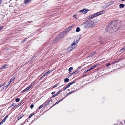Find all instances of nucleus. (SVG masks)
Segmentation results:
<instances>
[{"mask_svg":"<svg viewBox=\"0 0 125 125\" xmlns=\"http://www.w3.org/2000/svg\"><path fill=\"white\" fill-rule=\"evenodd\" d=\"M121 25L120 21H118L117 22L112 23L107 26L106 30L110 32L116 31L118 30L121 27Z\"/></svg>","mask_w":125,"mask_h":125,"instance_id":"obj_1","label":"nucleus"},{"mask_svg":"<svg viewBox=\"0 0 125 125\" xmlns=\"http://www.w3.org/2000/svg\"><path fill=\"white\" fill-rule=\"evenodd\" d=\"M79 39L78 37H76L75 38L73 42L72 43L71 46L68 48L69 50L70 51L75 48L77 46V43L79 42Z\"/></svg>","mask_w":125,"mask_h":125,"instance_id":"obj_2","label":"nucleus"},{"mask_svg":"<svg viewBox=\"0 0 125 125\" xmlns=\"http://www.w3.org/2000/svg\"><path fill=\"white\" fill-rule=\"evenodd\" d=\"M67 35L66 32L65 31L63 32L60 35H58L54 40V42H56L58 40L63 38L66 35Z\"/></svg>","mask_w":125,"mask_h":125,"instance_id":"obj_3","label":"nucleus"},{"mask_svg":"<svg viewBox=\"0 0 125 125\" xmlns=\"http://www.w3.org/2000/svg\"><path fill=\"white\" fill-rule=\"evenodd\" d=\"M83 25L85 26L86 28H88L94 26L95 25V23L94 21H89L83 23Z\"/></svg>","mask_w":125,"mask_h":125,"instance_id":"obj_4","label":"nucleus"},{"mask_svg":"<svg viewBox=\"0 0 125 125\" xmlns=\"http://www.w3.org/2000/svg\"><path fill=\"white\" fill-rule=\"evenodd\" d=\"M104 13L105 12L104 11H100L93 15L89 16L87 17V19L88 20H90L91 19H92Z\"/></svg>","mask_w":125,"mask_h":125,"instance_id":"obj_5","label":"nucleus"},{"mask_svg":"<svg viewBox=\"0 0 125 125\" xmlns=\"http://www.w3.org/2000/svg\"><path fill=\"white\" fill-rule=\"evenodd\" d=\"M89 10L88 9H83L82 10H80L79 12H82L84 14L86 13Z\"/></svg>","mask_w":125,"mask_h":125,"instance_id":"obj_6","label":"nucleus"},{"mask_svg":"<svg viewBox=\"0 0 125 125\" xmlns=\"http://www.w3.org/2000/svg\"><path fill=\"white\" fill-rule=\"evenodd\" d=\"M33 84H31L27 88L24 89L21 92V93L27 91L30 89L32 86Z\"/></svg>","mask_w":125,"mask_h":125,"instance_id":"obj_7","label":"nucleus"},{"mask_svg":"<svg viewBox=\"0 0 125 125\" xmlns=\"http://www.w3.org/2000/svg\"><path fill=\"white\" fill-rule=\"evenodd\" d=\"M75 81H72L69 83L68 85L66 86V87L64 89V90H65L67 88L69 87L72 84L75 83Z\"/></svg>","mask_w":125,"mask_h":125,"instance_id":"obj_8","label":"nucleus"},{"mask_svg":"<svg viewBox=\"0 0 125 125\" xmlns=\"http://www.w3.org/2000/svg\"><path fill=\"white\" fill-rule=\"evenodd\" d=\"M8 115H7L0 122V124L1 125L4 122H5L6 119L8 117Z\"/></svg>","mask_w":125,"mask_h":125,"instance_id":"obj_9","label":"nucleus"},{"mask_svg":"<svg viewBox=\"0 0 125 125\" xmlns=\"http://www.w3.org/2000/svg\"><path fill=\"white\" fill-rule=\"evenodd\" d=\"M8 65L6 64V65H3V66H2L0 68V69L1 70V69H4L7 68L8 67Z\"/></svg>","mask_w":125,"mask_h":125,"instance_id":"obj_10","label":"nucleus"},{"mask_svg":"<svg viewBox=\"0 0 125 125\" xmlns=\"http://www.w3.org/2000/svg\"><path fill=\"white\" fill-rule=\"evenodd\" d=\"M50 73V72L49 71H48L47 73H45L43 76L41 77L40 79H41L42 78H43L44 76H47L48 74H49Z\"/></svg>","mask_w":125,"mask_h":125,"instance_id":"obj_11","label":"nucleus"},{"mask_svg":"<svg viewBox=\"0 0 125 125\" xmlns=\"http://www.w3.org/2000/svg\"><path fill=\"white\" fill-rule=\"evenodd\" d=\"M31 1V0H25L24 1V2L25 4H27Z\"/></svg>","mask_w":125,"mask_h":125,"instance_id":"obj_12","label":"nucleus"},{"mask_svg":"<svg viewBox=\"0 0 125 125\" xmlns=\"http://www.w3.org/2000/svg\"><path fill=\"white\" fill-rule=\"evenodd\" d=\"M114 3V2L113 1H110L108 3H106V5H110Z\"/></svg>","mask_w":125,"mask_h":125,"instance_id":"obj_13","label":"nucleus"},{"mask_svg":"<svg viewBox=\"0 0 125 125\" xmlns=\"http://www.w3.org/2000/svg\"><path fill=\"white\" fill-rule=\"evenodd\" d=\"M80 30V28L79 27H77L76 29V31L77 32H78Z\"/></svg>","mask_w":125,"mask_h":125,"instance_id":"obj_14","label":"nucleus"},{"mask_svg":"<svg viewBox=\"0 0 125 125\" xmlns=\"http://www.w3.org/2000/svg\"><path fill=\"white\" fill-rule=\"evenodd\" d=\"M23 116H22L21 115H19L17 117V119L18 120H19L22 118L23 117Z\"/></svg>","mask_w":125,"mask_h":125,"instance_id":"obj_15","label":"nucleus"},{"mask_svg":"<svg viewBox=\"0 0 125 125\" xmlns=\"http://www.w3.org/2000/svg\"><path fill=\"white\" fill-rule=\"evenodd\" d=\"M15 79V78L14 77H12V78L11 79L10 81V83L13 80H14Z\"/></svg>","mask_w":125,"mask_h":125,"instance_id":"obj_16","label":"nucleus"},{"mask_svg":"<svg viewBox=\"0 0 125 125\" xmlns=\"http://www.w3.org/2000/svg\"><path fill=\"white\" fill-rule=\"evenodd\" d=\"M50 102V101H47L46 102H45V106H46V105H48Z\"/></svg>","mask_w":125,"mask_h":125,"instance_id":"obj_17","label":"nucleus"},{"mask_svg":"<svg viewBox=\"0 0 125 125\" xmlns=\"http://www.w3.org/2000/svg\"><path fill=\"white\" fill-rule=\"evenodd\" d=\"M125 6V5L123 4H121L119 5V6L120 8H123Z\"/></svg>","mask_w":125,"mask_h":125,"instance_id":"obj_18","label":"nucleus"},{"mask_svg":"<svg viewBox=\"0 0 125 125\" xmlns=\"http://www.w3.org/2000/svg\"><path fill=\"white\" fill-rule=\"evenodd\" d=\"M64 81L65 82H68L69 81V79L68 78H66L64 79Z\"/></svg>","mask_w":125,"mask_h":125,"instance_id":"obj_19","label":"nucleus"},{"mask_svg":"<svg viewBox=\"0 0 125 125\" xmlns=\"http://www.w3.org/2000/svg\"><path fill=\"white\" fill-rule=\"evenodd\" d=\"M95 54V52H93L90 55V57H92Z\"/></svg>","mask_w":125,"mask_h":125,"instance_id":"obj_20","label":"nucleus"},{"mask_svg":"<svg viewBox=\"0 0 125 125\" xmlns=\"http://www.w3.org/2000/svg\"><path fill=\"white\" fill-rule=\"evenodd\" d=\"M125 50V46H124L123 48H122L120 50V52H121L123 51H124Z\"/></svg>","mask_w":125,"mask_h":125,"instance_id":"obj_21","label":"nucleus"},{"mask_svg":"<svg viewBox=\"0 0 125 125\" xmlns=\"http://www.w3.org/2000/svg\"><path fill=\"white\" fill-rule=\"evenodd\" d=\"M78 72V71H76L75 72H74L72 73L71 75H73V74H75L76 73H77Z\"/></svg>","mask_w":125,"mask_h":125,"instance_id":"obj_22","label":"nucleus"},{"mask_svg":"<svg viewBox=\"0 0 125 125\" xmlns=\"http://www.w3.org/2000/svg\"><path fill=\"white\" fill-rule=\"evenodd\" d=\"M22 104V103L21 102L18 105L16 106H17V107H19Z\"/></svg>","mask_w":125,"mask_h":125,"instance_id":"obj_23","label":"nucleus"},{"mask_svg":"<svg viewBox=\"0 0 125 125\" xmlns=\"http://www.w3.org/2000/svg\"><path fill=\"white\" fill-rule=\"evenodd\" d=\"M34 115V114L32 113L29 116V118H31L32 116Z\"/></svg>","mask_w":125,"mask_h":125,"instance_id":"obj_24","label":"nucleus"},{"mask_svg":"<svg viewBox=\"0 0 125 125\" xmlns=\"http://www.w3.org/2000/svg\"><path fill=\"white\" fill-rule=\"evenodd\" d=\"M59 85V84H57L55 85L53 87V88H54L56 87H57V86H58Z\"/></svg>","mask_w":125,"mask_h":125,"instance_id":"obj_25","label":"nucleus"},{"mask_svg":"<svg viewBox=\"0 0 125 125\" xmlns=\"http://www.w3.org/2000/svg\"><path fill=\"white\" fill-rule=\"evenodd\" d=\"M73 69V68L71 67L69 69V72H70V71L72 70Z\"/></svg>","mask_w":125,"mask_h":125,"instance_id":"obj_26","label":"nucleus"},{"mask_svg":"<svg viewBox=\"0 0 125 125\" xmlns=\"http://www.w3.org/2000/svg\"><path fill=\"white\" fill-rule=\"evenodd\" d=\"M20 100V98H17L15 99V101L17 102H19V101Z\"/></svg>","mask_w":125,"mask_h":125,"instance_id":"obj_27","label":"nucleus"},{"mask_svg":"<svg viewBox=\"0 0 125 125\" xmlns=\"http://www.w3.org/2000/svg\"><path fill=\"white\" fill-rule=\"evenodd\" d=\"M96 65H94V66H92L91 68H90L91 70L94 69V68L96 67Z\"/></svg>","mask_w":125,"mask_h":125,"instance_id":"obj_28","label":"nucleus"},{"mask_svg":"<svg viewBox=\"0 0 125 125\" xmlns=\"http://www.w3.org/2000/svg\"><path fill=\"white\" fill-rule=\"evenodd\" d=\"M10 84V83H9V84L8 85H7L5 86L4 87V88H5V89H6V88H7L8 87V86Z\"/></svg>","mask_w":125,"mask_h":125,"instance_id":"obj_29","label":"nucleus"},{"mask_svg":"<svg viewBox=\"0 0 125 125\" xmlns=\"http://www.w3.org/2000/svg\"><path fill=\"white\" fill-rule=\"evenodd\" d=\"M90 70H91V69H88V70H85L84 71V73H86V72H88V71H90Z\"/></svg>","mask_w":125,"mask_h":125,"instance_id":"obj_30","label":"nucleus"},{"mask_svg":"<svg viewBox=\"0 0 125 125\" xmlns=\"http://www.w3.org/2000/svg\"><path fill=\"white\" fill-rule=\"evenodd\" d=\"M111 64L110 63H106V65L107 67L109 66Z\"/></svg>","mask_w":125,"mask_h":125,"instance_id":"obj_31","label":"nucleus"},{"mask_svg":"<svg viewBox=\"0 0 125 125\" xmlns=\"http://www.w3.org/2000/svg\"><path fill=\"white\" fill-rule=\"evenodd\" d=\"M34 105L33 104H31L30 106V107L31 109H32Z\"/></svg>","mask_w":125,"mask_h":125,"instance_id":"obj_32","label":"nucleus"},{"mask_svg":"<svg viewBox=\"0 0 125 125\" xmlns=\"http://www.w3.org/2000/svg\"><path fill=\"white\" fill-rule=\"evenodd\" d=\"M59 102L58 101L57 102H56L55 104H53V105L52 106H51V107H52L53 106H54V105H55V104H58V103Z\"/></svg>","mask_w":125,"mask_h":125,"instance_id":"obj_33","label":"nucleus"},{"mask_svg":"<svg viewBox=\"0 0 125 125\" xmlns=\"http://www.w3.org/2000/svg\"><path fill=\"white\" fill-rule=\"evenodd\" d=\"M16 104L15 103L11 105V106H16Z\"/></svg>","mask_w":125,"mask_h":125,"instance_id":"obj_34","label":"nucleus"},{"mask_svg":"<svg viewBox=\"0 0 125 125\" xmlns=\"http://www.w3.org/2000/svg\"><path fill=\"white\" fill-rule=\"evenodd\" d=\"M43 106V105H41V106H39V109H40Z\"/></svg>","mask_w":125,"mask_h":125,"instance_id":"obj_35","label":"nucleus"},{"mask_svg":"<svg viewBox=\"0 0 125 125\" xmlns=\"http://www.w3.org/2000/svg\"><path fill=\"white\" fill-rule=\"evenodd\" d=\"M74 92V91H71V92L69 93L68 94H70L71 93H73Z\"/></svg>","mask_w":125,"mask_h":125,"instance_id":"obj_36","label":"nucleus"},{"mask_svg":"<svg viewBox=\"0 0 125 125\" xmlns=\"http://www.w3.org/2000/svg\"><path fill=\"white\" fill-rule=\"evenodd\" d=\"M58 94H55L54 95H53L52 96V98H53L54 97H55Z\"/></svg>","mask_w":125,"mask_h":125,"instance_id":"obj_37","label":"nucleus"},{"mask_svg":"<svg viewBox=\"0 0 125 125\" xmlns=\"http://www.w3.org/2000/svg\"><path fill=\"white\" fill-rule=\"evenodd\" d=\"M64 99V98H63L62 99H61L59 100L58 101L59 102H60V101H61L63 99Z\"/></svg>","mask_w":125,"mask_h":125,"instance_id":"obj_38","label":"nucleus"},{"mask_svg":"<svg viewBox=\"0 0 125 125\" xmlns=\"http://www.w3.org/2000/svg\"><path fill=\"white\" fill-rule=\"evenodd\" d=\"M61 90H59V91H58V92L57 93H58V94H59L60 93H61Z\"/></svg>","mask_w":125,"mask_h":125,"instance_id":"obj_39","label":"nucleus"},{"mask_svg":"<svg viewBox=\"0 0 125 125\" xmlns=\"http://www.w3.org/2000/svg\"><path fill=\"white\" fill-rule=\"evenodd\" d=\"M118 62L117 61H116L115 62H114L112 63V64H114L115 63H116Z\"/></svg>","mask_w":125,"mask_h":125,"instance_id":"obj_40","label":"nucleus"},{"mask_svg":"<svg viewBox=\"0 0 125 125\" xmlns=\"http://www.w3.org/2000/svg\"><path fill=\"white\" fill-rule=\"evenodd\" d=\"M4 85V84H1L0 85V88L2 86Z\"/></svg>","mask_w":125,"mask_h":125,"instance_id":"obj_41","label":"nucleus"},{"mask_svg":"<svg viewBox=\"0 0 125 125\" xmlns=\"http://www.w3.org/2000/svg\"><path fill=\"white\" fill-rule=\"evenodd\" d=\"M76 15H74L73 16V17H75V18H76Z\"/></svg>","mask_w":125,"mask_h":125,"instance_id":"obj_42","label":"nucleus"},{"mask_svg":"<svg viewBox=\"0 0 125 125\" xmlns=\"http://www.w3.org/2000/svg\"><path fill=\"white\" fill-rule=\"evenodd\" d=\"M3 28L2 27H0V30L2 29Z\"/></svg>","mask_w":125,"mask_h":125,"instance_id":"obj_43","label":"nucleus"},{"mask_svg":"<svg viewBox=\"0 0 125 125\" xmlns=\"http://www.w3.org/2000/svg\"><path fill=\"white\" fill-rule=\"evenodd\" d=\"M68 94H67L66 95H64V98L66 97V96H67L68 95Z\"/></svg>","mask_w":125,"mask_h":125,"instance_id":"obj_44","label":"nucleus"},{"mask_svg":"<svg viewBox=\"0 0 125 125\" xmlns=\"http://www.w3.org/2000/svg\"><path fill=\"white\" fill-rule=\"evenodd\" d=\"M5 88H4V87L3 88H2V89L1 90L2 91H3L4 90V89H5Z\"/></svg>","mask_w":125,"mask_h":125,"instance_id":"obj_45","label":"nucleus"},{"mask_svg":"<svg viewBox=\"0 0 125 125\" xmlns=\"http://www.w3.org/2000/svg\"><path fill=\"white\" fill-rule=\"evenodd\" d=\"M1 2L2 1L1 0H0V4L1 3Z\"/></svg>","mask_w":125,"mask_h":125,"instance_id":"obj_46","label":"nucleus"},{"mask_svg":"<svg viewBox=\"0 0 125 125\" xmlns=\"http://www.w3.org/2000/svg\"><path fill=\"white\" fill-rule=\"evenodd\" d=\"M54 93L53 92H52V93H51V94H53Z\"/></svg>","mask_w":125,"mask_h":125,"instance_id":"obj_47","label":"nucleus"},{"mask_svg":"<svg viewBox=\"0 0 125 125\" xmlns=\"http://www.w3.org/2000/svg\"><path fill=\"white\" fill-rule=\"evenodd\" d=\"M49 101H51V102L52 101V100H51V99Z\"/></svg>","mask_w":125,"mask_h":125,"instance_id":"obj_48","label":"nucleus"},{"mask_svg":"<svg viewBox=\"0 0 125 125\" xmlns=\"http://www.w3.org/2000/svg\"><path fill=\"white\" fill-rule=\"evenodd\" d=\"M122 1H124L125 0H121Z\"/></svg>","mask_w":125,"mask_h":125,"instance_id":"obj_49","label":"nucleus"},{"mask_svg":"<svg viewBox=\"0 0 125 125\" xmlns=\"http://www.w3.org/2000/svg\"><path fill=\"white\" fill-rule=\"evenodd\" d=\"M1 124H0V125Z\"/></svg>","mask_w":125,"mask_h":125,"instance_id":"obj_50","label":"nucleus"}]
</instances>
